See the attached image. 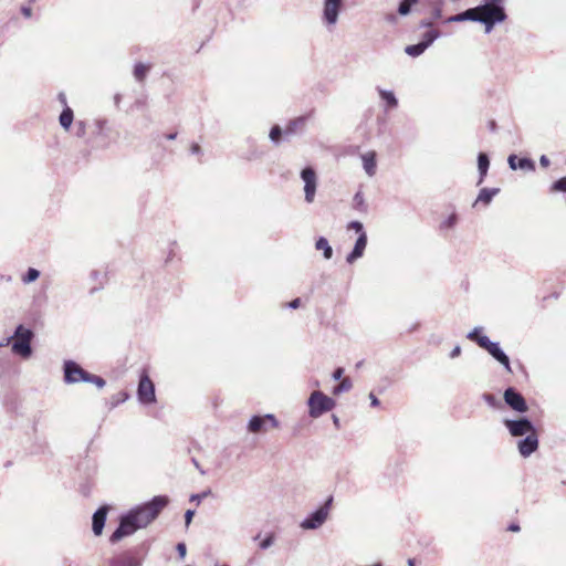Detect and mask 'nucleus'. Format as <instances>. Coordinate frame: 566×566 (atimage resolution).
Masks as SVG:
<instances>
[{"label": "nucleus", "mask_w": 566, "mask_h": 566, "mask_svg": "<svg viewBox=\"0 0 566 566\" xmlns=\"http://www.w3.org/2000/svg\"><path fill=\"white\" fill-rule=\"evenodd\" d=\"M353 208L360 213H367L368 206L365 202V198L361 191H357L353 198Z\"/></svg>", "instance_id": "30"}, {"label": "nucleus", "mask_w": 566, "mask_h": 566, "mask_svg": "<svg viewBox=\"0 0 566 566\" xmlns=\"http://www.w3.org/2000/svg\"><path fill=\"white\" fill-rule=\"evenodd\" d=\"M458 222V214L455 212H452L444 221L441 222L440 229H451L453 228Z\"/></svg>", "instance_id": "41"}, {"label": "nucleus", "mask_w": 566, "mask_h": 566, "mask_svg": "<svg viewBox=\"0 0 566 566\" xmlns=\"http://www.w3.org/2000/svg\"><path fill=\"white\" fill-rule=\"evenodd\" d=\"M353 387L350 378L346 377L342 379L340 384L335 386L332 390L333 395L338 396L343 392L349 391Z\"/></svg>", "instance_id": "35"}, {"label": "nucleus", "mask_w": 566, "mask_h": 566, "mask_svg": "<svg viewBox=\"0 0 566 566\" xmlns=\"http://www.w3.org/2000/svg\"><path fill=\"white\" fill-rule=\"evenodd\" d=\"M300 305H301V298H298V297H296L287 303V307L291 310H296L300 307Z\"/></svg>", "instance_id": "55"}, {"label": "nucleus", "mask_w": 566, "mask_h": 566, "mask_svg": "<svg viewBox=\"0 0 566 566\" xmlns=\"http://www.w3.org/2000/svg\"><path fill=\"white\" fill-rule=\"evenodd\" d=\"M149 70H150V65H146L142 62H138L134 65V71H133L134 77L136 78V81L143 82L146 78Z\"/></svg>", "instance_id": "32"}, {"label": "nucleus", "mask_w": 566, "mask_h": 566, "mask_svg": "<svg viewBox=\"0 0 566 566\" xmlns=\"http://www.w3.org/2000/svg\"><path fill=\"white\" fill-rule=\"evenodd\" d=\"M137 398L142 405H151L156 402L155 385L146 371H143L139 376Z\"/></svg>", "instance_id": "10"}, {"label": "nucleus", "mask_w": 566, "mask_h": 566, "mask_svg": "<svg viewBox=\"0 0 566 566\" xmlns=\"http://www.w3.org/2000/svg\"><path fill=\"white\" fill-rule=\"evenodd\" d=\"M345 10V0H323L321 21L332 31L338 23L340 13Z\"/></svg>", "instance_id": "6"}, {"label": "nucleus", "mask_w": 566, "mask_h": 566, "mask_svg": "<svg viewBox=\"0 0 566 566\" xmlns=\"http://www.w3.org/2000/svg\"><path fill=\"white\" fill-rule=\"evenodd\" d=\"M40 277V271L35 268H29L22 276L24 284H30Z\"/></svg>", "instance_id": "37"}, {"label": "nucleus", "mask_w": 566, "mask_h": 566, "mask_svg": "<svg viewBox=\"0 0 566 566\" xmlns=\"http://www.w3.org/2000/svg\"><path fill=\"white\" fill-rule=\"evenodd\" d=\"M461 355V346L460 345H457L453 347V349L450 352V358H457Z\"/></svg>", "instance_id": "56"}, {"label": "nucleus", "mask_w": 566, "mask_h": 566, "mask_svg": "<svg viewBox=\"0 0 566 566\" xmlns=\"http://www.w3.org/2000/svg\"><path fill=\"white\" fill-rule=\"evenodd\" d=\"M442 7H443V2L441 0H437L434 2H432V6H431V18L437 21V20H440L442 18Z\"/></svg>", "instance_id": "38"}, {"label": "nucleus", "mask_w": 566, "mask_h": 566, "mask_svg": "<svg viewBox=\"0 0 566 566\" xmlns=\"http://www.w3.org/2000/svg\"><path fill=\"white\" fill-rule=\"evenodd\" d=\"M264 156V151L259 150L258 148H253L248 151V154L244 156V159L248 161H252L255 159H260Z\"/></svg>", "instance_id": "43"}, {"label": "nucleus", "mask_w": 566, "mask_h": 566, "mask_svg": "<svg viewBox=\"0 0 566 566\" xmlns=\"http://www.w3.org/2000/svg\"><path fill=\"white\" fill-rule=\"evenodd\" d=\"M479 347L486 350L492 356V358H494L504 367L506 371L512 373L510 357L501 348L497 342H493L488 336H484L480 338Z\"/></svg>", "instance_id": "7"}, {"label": "nucleus", "mask_w": 566, "mask_h": 566, "mask_svg": "<svg viewBox=\"0 0 566 566\" xmlns=\"http://www.w3.org/2000/svg\"><path fill=\"white\" fill-rule=\"evenodd\" d=\"M333 502L334 497L333 495H329L321 506L307 514V516L300 523V526L307 531L319 528L326 522Z\"/></svg>", "instance_id": "5"}, {"label": "nucleus", "mask_w": 566, "mask_h": 566, "mask_svg": "<svg viewBox=\"0 0 566 566\" xmlns=\"http://www.w3.org/2000/svg\"><path fill=\"white\" fill-rule=\"evenodd\" d=\"M503 400L512 410L518 413L528 411L526 399L515 387L511 386L504 390Z\"/></svg>", "instance_id": "11"}, {"label": "nucleus", "mask_w": 566, "mask_h": 566, "mask_svg": "<svg viewBox=\"0 0 566 566\" xmlns=\"http://www.w3.org/2000/svg\"><path fill=\"white\" fill-rule=\"evenodd\" d=\"M108 513V506L102 505L99 506L92 516V531L94 535L99 536L103 533L106 518Z\"/></svg>", "instance_id": "18"}, {"label": "nucleus", "mask_w": 566, "mask_h": 566, "mask_svg": "<svg viewBox=\"0 0 566 566\" xmlns=\"http://www.w3.org/2000/svg\"><path fill=\"white\" fill-rule=\"evenodd\" d=\"M504 1L505 0H484L482 3L483 6H486V9L489 11L496 12L497 20L503 23L507 19V14L504 8Z\"/></svg>", "instance_id": "19"}, {"label": "nucleus", "mask_w": 566, "mask_h": 566, "mask_svg": "<svg viewBox=\"0 0 566 566\" xmlns=\"http://www.w3.org/2000/svg\"><path fill=\"white\" fill-rule=\"evenodd\" d=\"M176 551L180 559H184L187 554V546L184 542H180L176 545Z\"/></svg>", "instance_id": "49"}, {"label": "nucleus", "mask_w": 566, "mask_h": 566, "mask_svg": "<svg viewBox=\"0 0 566 566\" xmlns=\"http://www.w3.org/2000/svg\"><path fill=\"white\" fill-rule=\"evenodd\" d=\"M465 21H467L465 11H462L460 13H457L454 15L447 18L443 22L444 23H453V22H465Z\"/></svg>", "instance_id": "46"}, {"label": "nucleus", "mask_w": 566, "mask_h": 566, "mask_svg": "<svg viewBox=\"0 0 566 566\" xmlns=\"http://www.w3.org/2000/svg\"><path fill=\"white\" fill-rule=\"evenodd\" d=\"M119 396H122V399H118L116 402L113 403V406H117L119 402H124L128 398V395L126 392H119Z\"/></svg>", "instance_id": "61"}, {"label": "nucleus", "mask_w": 566, "mask_h": 566, "mask_svg": "<svg viewBox=\"0 0 566 566\" xmlns=\"http://www.w3.org/2000/svg\"><path fill=\"white\" fill-rule=\"evenodd\" d=\"M301 178L304 181L305 201L311 203L314 201V197L317 188V176L313 167L306 166L301 170Z\"/></svg>", "instance_id": "12"}, {"label": "nucleus", "mask_w": 566, "mask_h": 566, "mask_svg": "<svg viewBox=\"0 0 566 566\" xmlns=\"http://www.w3.org/2000/svg\"><path fill=\"white\" fill-rule=\"evenodd\" d=\"M195 515V511L193 510H187L186 513H185V523H186V526H189V524L191 523L192 521V517Z\"/></svg>", "instance_id": "54"}, {"label": "nucleus", "mask_w": 566, "mask_h": 566, "mask_svg": "<svg viewBox=\"0 0 566 566\" xmlns=\"http://www.w3.org/2000/svg\"><path fill=\"white\" fill-rule=\"evenodd\" d=\"M306 120L307 116H298L291 119L284 128V135L289 137L296 134L298 129H302L305 126Z\"/></svg>", "instance_id": "23"}, {"label": "nucleus", "mask_w": 566, "mask_h": 566, "mask_svg": "<svg viewBox=\"0 0 566 566\" xmlns=\"http://www.w3.org/2000/svg\"><path fill=\"white\" fill-rule=\"evenodd\" d=\"M275 533L273 532H269L265 534V536L263 538H261V533H258L254 537H253V541H258L259 542V548L261 551H266L268 548H270L274 542H275Z\"/></svg>", "instance_id": "28"}, {"label": "nucleus", "mask_w": 566, "mask_h": 566, "mask_svg": "<svg viewBox=\"0 0 566 566\" xmlns=\"http://www.w3.org/2000/svg\"><path fill=\"white\" fill-rule=\"evenodd\" d=\"M85 382L94 384L99 389L104 388L106 385V381L103 377L91 374V373H88Z\"/></svg>", "instance_id": "39"}, {"label": "nucleus", "mask_w": 566, "mask_h": 566, "mask_svg": "<svg viewBox=\"0 0 566 566\" xmlns=\"http://www.w3.org/2000/svg\"><path fill=\"white\" fill-rule=\"evenodd\" d=\"M332 419H333V423L335 424L336 428H339V418L336 416V415H333L332 416Z\"/></svg>", "instance_id": "64"}, {"label": "nucleus", "mask_w": 566, "mask_h": 566, "mask_svg": "<svg viewBox=\"0 0 566 566\" xmlns=\"http://www.w3.org/2000/svg\"><path fill=\"white\" fill-rule=\"evenodd\" d=\"M538 448V437L537 431L525 436L523 439H521L517 442V449L520 454L523 458L530 457L532 453H534Z\"/></svg>", "instance_id": "15"}, {"label": "nucleus", "mask_w": 566, "mask_h": 566, "mask_svg": "<svg viewBox=\"0 0 566 566\" xmlns=\"http://www.w3.org/2000/svg\"><path fill=\"white\" fill-rule=\"evenodd\" d=\"M168 503V496L156 495L151 500L132 507L120 515L118 526L109 536V542L115 544L124 537L133 535L139 528L146 527L158 517Z\"/></svg>", "instance_id": "1"}, {"label": "nucleus", "mask_w": 566, "mask_h": 566, "mask_svg": "<svg viewBox=\"0 0 566 566\" xmlns=\"http://www.w3.org/2000/svg\"><path fill=\"white\" fill-rule=\"evenodd\" d=\"M107 124V120L104 118H99L95 120V127H96V134L102 135L104 132V128Z\"/></svg>", "instance_id": "50"}, {"label": "nucleus", "mask_w": 566, "mask_h": 566, "mask_svg": "<svg viewBox=\"0 0 566 566\" xmlns=\"http://www.w3.org/2000/svg\"><path fill=\"white\" fill-rule=\"evenodd\" d=\"M283 135L284 129H282L280 125L275 124L270 129L269 138L274 145H279L282 140Z\"/></svg>", "instance_id": "33"}, {"label": "nucleus", "mask_w": 566, "mask_h": 566, "mask_svg": "<svg viewBox=\"0 0 566 566\" xmlns=\"http://www.w3.org/2000/svg\"><path fill=\"white\" fill-rule=\"evenodd\" d=\"M57 97H59V101L64 105V107L67 106L66 105V96L64 93H60Z\"/></svg>", "instance_id": "63"}, {"label": "nucleus", "mask_w": 566, "mask_h": 566, "mask_svg": "<svg viewBox=\"0 0 566 566\" xmlns=\"http://www.w3.org/2000/svg\"><path fill=\"white\" fill-rule=\"evenodd\" d=\"M73 119H74V113H73L72 108L69 106H65L59 117L60 125L65 130H69L70 127L72 126Z\"/></svg>", "instance_id": "29"}, {"label": "nucleus", "mask_w": 566, "mask_h": 566, "mask_svg": "<svg viewBox=\"0 0 566 566\" xmlns=\"http://www.w3.org/2000/svg\"><path fill=\"white\" fill-rule=\"evenodd\" d=\"M369 399L371 407H378L380 405L379 399L373 392L369 394Z\"/></svg>", "instance_id": "58"}, {"label": "nucleus", "mask_w": 566, "mask_h": 566, "mask_svg": "<svg viewBox=\"0 0 566 566\" xmlns=\"http://www.w3.org/2000/svg\"><path fill=\"white\" fill-rule=\"evenodd\" d=\"M483 328L481 326L474 327L471 332L467 334V338L471 342H474L479 346L480 338L484 337L485 335H482Z\"/></svg>", "instance_id": "40"}, {"label": "nucleus", "mask_w": 566, "mask_h": 566, "mask_svg": "<svg viewBox=\"0 0 566 566\" xmlns=\"http://www.w3.org/2000/svg\"><path fill=\"white\" fill-rule=\"evenodd\" d=\"M539 165L543 167V168H547L549 165H551V160L549 158L546 156V155H542L539 157Z\"/></svg>", "instance_id": "57"}, {"label": "nucleus", "mask_w": 566, "mask_h": 566, "mask_svg": "<svg viewBox=\"0 0 566 566\" xmlns=\"http://www.w3.org/2000/svg\"><path fill=\"white\" fill-rule=\"evenodd\" d=\"M343 375H344V368L337 367V368L334 369V371L332 374V378L334 380H342V379H344Z\"/></svg>", "instance_id": "52"}, {"label": "nucleus", "mask_w": 566, "mask_h": 566, "mask_svg": "<svg viewBox=\"0 0 566 566\" xmlns=\"http://www.w3.org/2000/svg\"><path fill=\"white\" fill-rule=\"evenodd\" d=\"M426 49L419 42L416 44H409L405 48V53L411 57H418L423 54Z\"/></svg>", "instance_id": "36"}, {"label": "nucleus", "mask_w": 566, "mask_h": 566, "mask_svg": "<svg viewBox=\"0 0 566 566\" xmlns=\"http://www.w3.org/2000/svg\"><path fill=\"white\" fill-rule=\"evenodd\" d=\"M315 249L323 252L325 260H331L333 256V248L325 237H318L315 241Z\"/></svg>", "instance_id": "27"}, {"label": "nucleus", "mask_w": 566, "mask_h": 566, "mask_svg": "<svg viewBox=\"0 0 566 566\" xmlns=\"http://www.w3.org/2000/svg\"><path fill=\"white\" fill-rule=\"evenodd\" d=\"M420 0H399L397 12H389L384 15V20L390 25H397L400 17H408L412 13L413 7L417 6Z\"/></svg>", "instance_id": "14"}, {"label": "nucleus", "mask_w": 566, "mask_h": 566, "mask_svg": "<svg viewBox=\"0 0 566 566\" xmlns=\"http://www.w3.org/2000/svg\"><path fill=\"white\" fill-rule=\"evenodd\" d=\"M464 11L467 21L483 24L486 34L491 33L494 27L501 23L497 20L499 17H496V12L489 11L486 6H483L482 3L474 8H469Z\"/></svg>", "instance_id": "4"}, {"label": "nucleus", "mask_w": 566, "mask_h": 566, "mask_svg": "<svg viewBox=\"0 0 566 566\" xmlns=\"http://www.w3.org/2000/svg\"><path fill=\"white\" fill-rule=\"evenodd\" d=\"M434 22L436 21L431 17L424 18L419 21L418 28L431 30V29H433Z\"/></svg>", "instance_id": "48"}, {"label": "nucleus", "mask_w": 566, "mask_h": 566, "mask_svg": "<svg viewBox=\"0 0 566 566\" xmlns=\"http://www.w3.org/2000/svg\"><path fill=\"white\" fill-rule=\"evenodd\" d=\"M33 338L34 332L23 324H19L12 337L8 338V342H11V352L23 359L30 358L33 353L31 345Z\"/></svg>", "instance_id": "2"}, {"label": "nucleus", "mask_w": 566, "mask_h": 566, "mask_svg": "<svg viewBox=\"0 0 566 566\" xmlns=\"http://www.w3.org/2000/svg\"><path fill=\"white\" fill-rule=\"evenodd\" d=\"M210 494H211V490L208 489V490H205V491H202L200 493L191 494L190 501L191 502H197L199 504L203 499H206Z\"/></svg>", "instance_id": "47"}, {"label": "nucleus", "mask_w": 566, "mask_h": 566, "mask_svg": "<svg viewBox=\"0 0 566 566\" xmlns=\"http://www.w3.org/2000/svg\"><path fill=\"white\" fill-rule=\"evenodd\" d=\"M367 241H368V238H367L366 232H363V233H360V235H358V238L356 239V242L354 244V248L346 256L347 263L353 264L355 261H357L358 259H360L364 255V252L367 247Z\"/></svg>", "instance_id": "17"}, {"label": "nucleus", "mask_w": 566, "mask_h": 566, "mask_svg": "<svg viewBox=\"0 0 566 566\" xmlns=\"http://www.w3.org/2000/svg\"><path fill=\"white\" fill-rule=\"evenodd\" d=\"M74 134L78 138L84 137L86 134V123L83 120H77L74 126Z\"/></svg>", "instance_id": "42"}, {"label": "nucleus", "mask_w": 566, "mask_h": 566, "mask_svg": "<svg viewBox=\"0 0 566 566\" xmlns=\"http://www.w3.org/2000/svg\"><path fill=\"white\" fill-rule=\"evenodd\" d=\"M380 99L385 103L386 111L395 109L398 107V98L390 90L377 87Z\"/></svg>", "instance_id": "21"}, {"label": "nucleus", "mask_w": 566, "mask_h": 566, "mask_svg": "<svg viewBox=\"0 0 566 566\" xmlns=\"http://www.w3.org/2000/svg\"><path fill=\"white\" fill-rule=\"evenodd\" d=\"M63 380L66 385L85 382L88 371L81 367L78 363L66 359L63 363Z\"/></svg>", "instance_id": "8"}, {"label": "nucleus", "mask_w": 566, "mask_h": 566, "mask_svg": "<svg viewBox=\"0 0 566 566\" xmlns=\"http://www.w3.org/2000/svg\"><path fill=\"white\" fill-rule=\"evenodd\" d=\"M191 462L193 463V465L200 472L201 475L206 474V471L201 468V465L199 464V462H198V460L196 458H192Z\"/></svg>", "instance_id": "59"}, {"label": "nucleus", "mask_w": 566, "mask_h": 566, "mask_svg": "<svg viewBox=\"0 0 566 566\" xmlns=\"http://www.w3.org/2000/svg\"><path fill=\"white\" fill-rule=\"evenodd\" d=\"M266 423H270L272 428H277L280 426L279 420L273 413L266 415H254L250 418L248 422V431L252 433H258L266 430Z\"/></svg>", "instance_id": "13"}, {"label": "nucleus", "mask_w": 566, "mask_h": 566, "mask_svg": "<svg viewBox=\"0 0 566 566\" xmlns=\"http://www.w3.org/2000/svg\"><path fill=\"white\" fill-rule=\"evenodd\" d=\"M509 167L512 170H524V171H535V163L530 157H518L515 154H511L507 158Z\"/></svg>", "instance_id": "16"}, {"label": "nucleus", "mask_w": 566, "mask_h": 566, "mask_svg": "<svg viewBox=\"0 0 566 566\" xmlns=\"http://www.w3.org/2000/svg\"><path fill=\"white\" fill-rule=\"evenodd\" d=\"M503 423L512 437H523L536 431L534 423L525 416L517 419H504Z\"/></svg>", "instance_id": "9"}, {"label": "nucleus", "mask_w": 566, "mask_h": 566, "mask_svg": "<svg viewBox=\"0 0 566 566\" xmlns=\"http://www.w3.org/2000/svg\"><path fill=\"white\" fill-rule=\"evenodd\" d=\"M440 36L441 32L438 29L427 30L424 33H422L419 43L422 44V46L427 50Z\"/></svg>", "instance_id": "26"}, {"label": "nucleus", "mask_w": 566, "mask_h": 566, "mask_svg": "<svg viewBox=\"0 0 566 566\" xmlns=\"http://www.w3.org/2000/svg\"><path fill=\"white\" fill-rule=\"evenodd\" d=\"M520 530L521 527L517 523H511L507 527V531L510 532H518Z\"/></svg>", "instance_id": "60"}, {"label": "nucleus", "mask_w": 566, "mask_h": 566, "mask_svg": "<svg viewBox=\"0 0 566 566\" xmlns=\"http://www.w3.org/2000/svg\"><path fill=\"white\" fill-rule=\"evenodd\" d=\"M177 135L178 133L177 132H174V133H169V134H166L165 137L168 139V140H175L177 138Z\"/></svg>", "instance_id": "62"}, {"label": "nucleus", "mask_w": 566, "mask_h": 566, "mask_svg": "<svg viewBox=\"0 0 566 566\" xmlns=\"http://www.w3.org/2000/svg\"><path fill=\"white\" fill-rule=\"evenodd\" d=\"M347 230H354L360 235V233L365 232L364 224L358 220H353L348 222Z\"/></svg>", "instance_id": "45"}, {"label": "nucleus", "mask_w": 566, "mask_h": 566, "mask_svg": "<svg viewBox=\"0 0 566 566\" xmlns=\"http://www.w3.org/2000/svg\"><path fill=\"white\" fill-rule=\"evenodd\" d=\"M20 12L27 19H30L32 17V8L30 6L22 4L20 8Z\"/></svg>", "instance_id": "51"}, {"label": "nucleus", "mask_w": 566, "mask_h": 566, "mask_svg": "<svg viewBox=\"0 0 566 566\" xmlns=\"http://www.w3.org/2000/svg\"><path fill=\"white\" fill-rule=\"evenodd\" d=\"M90 277H91V280H92V281H94V282H98V285H94V286L91 289V291H90V293H91V294H93V293H95V292L99 291L101 289H103L104 283H105V281H106V274H103V273H101V272H99V271H97V270H93V271L91 272V274H90Z\"/></svg>", "instance_id": "31"}, {"label": "nucleus", "mask_w": 566, "mask_h": 566, "mask_svg": "<svg viewBox=\"0 0 566 566\" xmlns=\"http://www.w3.org/2000/svg\"><path fill=\"white\" fill-rule=\"evenodd\" d=\"M363 159V167L365 172L373 177L376 174L377 169V160H376V154L374 151H369L361 157Z\"/></svg>", "instance_id": "22"}, {"label": "nucleus", "mask_w": 566, "mask_h": 566, "mask_svg": "<svg viewBox=\"0 0 566 566\" xmlns=\"http://www.w3.org/2000/svg\"><path fill=\"white\" fill-rule=\"evenodd\" d=\"M335 406L336 400L321 390L313 391L307 399L308 416L313 419H317L333 410Z\"/></svg>", "instance_id": "3"}, {"label": "nucleus", "mask_w": 566, "mask_h": 566, "mask_svg": "<svg viewBox=\"0 0 566 566\" xmlns=\"http://www.w3.org/2000/svg\"><path fill=\"white\" fill-rule=\"evenodd\" d=\"M478 171H479V180L478 186L481 185L489 171L490 168V157L486 153L480 151L478 154Z\"/></svg>", "instance_id": "20"}, {"label": "nucleus", "mask_w": 566, "mask_h": 566, "mask_svg": "<svg viewBox=\"0 0 566 566\" xmlns=\"http://www.w3.org/2000/svg\"><path fill=\"white\" fill-rule=\"evenodd\" d=\"M190 153L192 155H201L202 154V149H201L199 144L192 143L191 146H190Z\"/></svg>", "instance_id": "53"}, {"label": "nucleus", "mask_w": 566, "mask_h": 566, "mask_svg": "<svg viewBox=\"0 0 566 566\" xmlns=\"http://www.w3.org/2000/svg\"><path fill=\"white\" fill-rule=\"evenodd\" d=\"M483 400L493 408L501 406V401L492 394H483Z\"/></svg>", "instance_id": "44"}, {"label": "nucleus", "mask_w": 566, "mask_h": 566, "mask_svg": "<svg viewBox=\"0 0 566 566\" xmlns=\"http://www.w3.org/2000/svg\"><path fill=\"white\" fill-rule=\"evenodd\" d=\"M549 192L552 193H566V176L556 179L549 186Z\"/></svg>", "instance_id": "34"}, {"label": "nucleus", "mask_w": 566, "mask_h": 566, "mask_svg": "<svg viewBox=\"0 0 566 566\" xmlns=\"http://www.w3.org/2000/svg\"><path fill=\"white\" fill-rule=\"evenodd\" d=\"M500 192V188H482L479 191L478 198L474 202V206L478 202H482L483 205L488 206L491 203L492 199Z\"/></svg>", "instance_id": "25"}, {"label": "nucleus", "mask_w": 566, "mask_h": 566, "mask_svg": "<svg viewBox=\"0 0 566 566\" xmlns=\"http://www.w3.org/2000/svg\"><path fill=\"white\" fill-rule=\"evenodd\" d=\"M111 566H142V562L130 555H122L109 560Z\"/></svg>", "instance_id": "24"}]
</instances>
